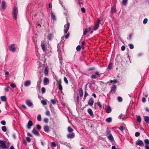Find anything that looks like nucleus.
<instances>
[{"label": "nucleus", "instance_id": "25", "mask_svg": "<svg viewBox=\"0 0 149 149\" xmlns=\"http://www.w3.org/2000/svg\"><path fill=\"white\" fill-rule=\"evenodd\" d=\"M6 6V2L4 1H3L2 2V3L1 5V7L3 9L5 8Z\"/></svg>", "mask_w": 149, "mask_h": 149}, {"label": "nucleus", "instance_id": "54", "mask_svg": "<svg viewBox=\"0 0 149 149\" xmlns=\"http://www.w3.org/2000/svg\"><path fill=\"white\" fill-rule=\"evenodd\" d=\"M26 140L29 142H30L31 141V139L29 137H26Z\"/></svg>", "mask_w": 149, "mask_h": 149}, {"label": "nucleus", "instance_id": "62", "mask_svg": "<svg viewBox=\"0 0 149 149\" xmlns=\"http://www.w3.org/2000/svg\"><path fill=\"white\" fill-rule=\"evenodd\" d=\"M125 49V47L124 45H123L121 47V49L122 51H124Z\"/></svg>", "mask_w": 149, "mask_h": 149}, {"label": "nucleus", "instance_id": "55", "mask_svg": "<svg viewBox=\"0 0 149 149\" xmlns=\"http://www.w3.org/2000/svg\"><path fill=\"white\" fill-rule=\"evenodd\" d=\"M81 11H82V12L83 13H85L86 12V10L85 9V8H84V7H83V8H81Z\"/></svg>", "mask_w": 149, "mask_h": 149}, {"label": "nucleus", "instance_id": "36", "mask_svg": "<svg viewBox=\"0 0 149 149\" xmlns=\"http://www.w3.org/2000/svg\"><path fill=\"white\" fill-rule=\"evenodd\" d=\"M2 131L4 132H5L6 131L7 129L5 126H3L1 128Z\"/></svg>", "mask_w": 149, "mask_h": 149}, {"label": "nucleus", "instance_id": "40", "mask_svg": "<svg viewBox=\"0 0 149 149\" xmlns=\"http://www.w3.org/2000/svg\"><path fill=\"white\" fill-rule=\"evenodd\" d=\"M118 101L119 102H121L122 101V98L120 97H118Z\"/></svg>", "mask_w": 149, "mask_h": 149}, {"label": "nucleus", "instance_id": "57", "mask_svg": "<svg viewBox=\"0 0 149 149\" xmlns=\"http://www.w3.org/2000/svg\"><path fill=\"white\" fill-rule=\"evenodd\" d=\"M36 127H37V129H38L39 130H40L41 128V126L39 125H37Z\"/></svg>", "mask_w": 149, "mask_h": 149}, {"label": "nucleus", "instance_id": "45", "mask_svg": "<svg viewBox=\"0 0 149 149\" xmlns=\"http://www.w3.org/2000/svg\"><path fill=\"white\" fill-rule=\"evenodd\" d=\"M81 47L80 45H78L76 47V49L77 51H80L81 50Z\"/></svg>", "mask_w": 149, "mask_h": 149}, {"label": "nucleus", "instance_id": "58", "mask_svg": "<svg viewBox=\"0 0 149 149\" xmlns=\"http://www.w3.org/2000/svg\"><path fill=\"white\" fill-rule=\"evenodd\" d=\"M119 129L122 131L123 132L124 130V127L123 126H120Z\"/></svg>", "mask_w": 149, "mask_h": 149}, {"label": "nucleus", "instance_id": "43", "mask_svg": "<svg viewBox=\"0 0 149 149\" xmlns=\"http://www.w3.org/2000/svg\"><path fill=\"white\" fill-rule=\"evenodd\" d=\"M46 91L45 88L44 87H42L41 88V92L42 93H45Z\"/></svg>", "mask_w": 149, "mask_h": 149}, {"label": "nucleus", "instance_id": "56", "mask_svg": "<svg viewBox=\"0 0 149 149\" xmlns=\"http://www.w3.org/2000/svg\"><path fill=\"white\" fill-rule=\"evenodd\" d=\"M95 74L97 75L98 77H100L101 74H100L98 72L96 71L95 72Z\"/></svg>", "mask_w": 149, "mask_h": 149}, {"label": "nucleus", "instance_id": "9", "mask_svg": "<svg viewBox=\"0 0 149 149\" xmlns=\"http://www.w3.org/2000/svg\"><path fill=\"white\" fill-rule=\"evenodd\" d=\"M15 45L14 44H12L10 48V50L12 52H14L16 50L15 48L14 47Z\"/></svg>", "mask_w": 149, "mask_h": 149}, {"label": "nucleus", "instance_id": "47", "mask_svg": "<svg viewBox=\"0 0 149 149\" xmlns=\"http://www.w3.org/2000/svg\"><path fill=\"white\" fill-rule=\"evenodd\" d=\"M52 37V35L51 34L49 35L48 36V39L49 40H51Z\"/></svg>", "mask_w": 149, "mask_h": 149}, {"label": "nucleus", "instance_id": "11", "mask_svg": "<svg viewBox=\"0 0 149 149\" xmlns=\"http://www.w3.org/2000/svg\"><path fill=\"white\" fill-rule=\"evenodd\" d=\"M32 133L36 136H39L40 133L39 132L37 131L35 129H33L32 131Z\"/></svg>", "mask_w": 149, "mask_h": 149}, {"label": "nucleus", "instance_id": "61", "mask_svg": "<svg viewBox=\"0 0 149 149\" xmlns=\"http://www.w3.org/2000/svg\"><path fill=\"white\" fill-rule=\"evenodd\" d=\"M140 133L139 132H136L135 134V136L136 137H138L140 135Z\"/></svg>", "mask_w": 149, "mask_h": 149}, {"label": "nucleus", "instance_id": "15", "mask_svg": "<svg viewBox=\"0 0 149 149\" xmlns=\"http://www.w3.org/2000/svg\"><path fill=\"white\" fill-rule=\"evenodd\" d=\"M88 112L90 116L92 117H93V116H94V114L93 111L91 109L89 108L88 109Z\"/></svg>", "mask_w": 149, "mask_h": 149}, {"label": "nucleus", "instance_id": "63", "mask_svg": "<svg viewBox=\"0 0 149 149\" xmlns=\"http://www.w3.org/2000/svg\"><path fill=\"white\" fill-rule=\"evenodd\" d=\"M142 102H144V103L145 102H146V98L145 97H143L142 98Z\"/></svg>", "mask_w": 149, "mask_h": 149}, {"label": "nucleus", "instance_id": "30", "mask_svg": "<svg viewBox=\"0 0 149 149\" xmlns=\"http://www.w3.org/2000/svg\"><path fill=\"white\" fill-rule=\"evenodd\" d=\"M37 119L38 121H41V116L40 114L38 115L37 116Z\"/></svg>", "mask_w": 149, "mask_h": 149}, {"label": "nucleus", "instance_id": "59", "mask_svg": "<svg viewBox=\"0 0 149 149\" xmlns=\"http://www.w3.org/2000/svg\"><path fill=\"white\" fill-rule=\"evenodd\" d=\"M1 123L3 125H5L6 124V121L5 120H2L1 121Z\"/></svg>", "mask_w": 149, "mask_h": 149}, {"label": "nucleus", "instance_id": "41", "mask_svg": "<svg viewBox=\"0 0 149 149\" xmlns=\"http://www.w3.org/2000/svg\"><path fill=\"white\" fill-rule=\"evenodd\" d=\"M64 80L65 83L67 84H68V80L67 79V78L65 77H64Z\"/></svg>", "mask_w": 149, "mask_h": 149}, {"label": "nucleus", "instance_id": "48", "mask_svg": "<svg viewBox=\"0 0 149 149\" xmlns=\"http://www.w3.org/2000/svg\"><path fill=\"white\" fill-rule=\"evenodd\" d=\"M10 88V87H7L5 88L4 90H5V91L8 92L9 91Z\"/></svg>", "mask_w": 149, "mask_h": 149}, {"label": "nucleus", "instance_id": "23", "mask_svg": "<svg viewBox=\"0 0 149 149\" xmlns=\"http://www.w3.org/2000/svg\"><path fill=\"white\" fill-rule=\"evenodd\" d=\"M144 118L145 121L148 123H149V117L147 116H145Z\"/></svg>", "mask_w": 149, "mask_h": 149}, {"label": "nucleus", "instance_id": "31", "mask_svg": "<svg viewBox=\"0 0 149 149\" xmlns=\"http://www.w3.org/2000/svg\"><path fill=\"white\" fill-rule=\"evenodd\" d=\"M106 120L107 122H111L112 121V118L111 117H109L106 119Z\"/></svg>", "mask_w": 149, "mask_h": 149}, {"label": "nucleus", "instance_id": "52", "mask_svg": "<svg viewBox=\"0 0 149 149\" xmlns=\"http://www.w3.org/2000/svg\"><path fill=\"white\" fill-rule=\"evenodd\" d=\"M129 46L130 48L131 49H133L134 48V45L132 44H130L129 45Z\"/></svg>", "mask_w": 149, "mask_h": 149}, {"label": "nucleus", "instance_id": "4", "mask_svg": "<svg viewBox=\"0 0 149 149\" xmlns=\"http://www.w3.org/2000/svg\"><path fill=\"white\" fill-rule=\"evenodd\" d=\"M70 26V23L67 21V24H65L64 27V31L65 33H66L69 28Z\"/></svg>", "mask_w": 149, "mask_h": 149}, {"label": "nucleus", "instance_id": "3", "mask_svg": "<svg viewBox=\"0 0 149 149\" xmlns=\"http://www.w3.org/2000/svg\"><path fill=\"white\" fill-rule=\"evenodd\" d=\"M100 21L101 20L99 19H97V22L95 23L94 25L93 26V30L96 31L98 29L99 26V24H101V23L100 22Z\"/></svg>", "mask_w": 149, "mask_h": 149}, {"label": "nucleus", "instance_id": "13", "mask_svg": "<svg viewBox=\"0 0 149 149\" xmlns=\"http://www.w3.org/2000/svg\"><path fill=\"white\" fill-rule=\"evenodd\" d=\"M49 79L46 77L45 78L43 81L44 84L45 85H47L49 84Z\"/></svg>", "mask_w": 149, "mask_h": 149}, {"label": "nucleus", "instance_id": "21", "mask_svg": "<svg viewBox=\"0 0 149 149\" xmlns=\"http://www.w3.org/2000/svg\"><path fill=\"white\" fill-rule=\"evenodd\" d=\"M111 111V108L110 106H108L107 108V109L106 110V112L108 113H110Z\"/></svg>", "mask_w": 149, "mask_h": 149}, {"label": "nucleus", "instance_id": "16", "mask_svg": "<svg viewBox=\"0 0 149 149\" xmlns=\"http://www.w3.org/2000/svg\"><path fill=\"white\" fill-rule=\"evenodd\" d=\"M58 87L60 91H62L63 90L62 86L61 85V82L60 81L57 84Z\"/></svg>", "mask_w": 149, "mask_h": 149}, {"label": "nucleus", "instance_id": "28", "mask_svg": "<svg viewBox=\"0 0 149 149\" xmlns=\"http://www.w3.org/2000/svg\"><path fill=\"white\" fill-rule=\"evenodd\" d=\"M144 142L145 143V145H149V140L148 139H146L144 140Z\"/></svg>", "mask_w": 149, "mask_h": 149}, {"label": "nucleus", "instance_id": "22", "mask_svg": "<svg viewBox=\"0 0 149 149\" xmlns=\"http://www.w3.org/2000/svg\"><path fill=\"white\" fill-rule=\"evenodd\" d=\"M41 46L42 48L43 51L44 52H45L46 50V48L45 44L44 43H42L41 44Z\"/></svg>", "mask_w": 149, "mask_h": 149}, {"label": "nucleus", "instance_id": "10", "mask_svg": "<svg viewBox=\"0 0 149 149\" xmlns=\"http://www.w3.org/2000/svg\"><path fill=\"white\" fill-rule=\"evenodd\" d=\"M26 103L29 106L31 107L33 106V104L31 101L29 100H26Z\"/></svg>", "mask_w": 149, "mask_h": 149}, {"label": "nucleus", "instance_id": "51", "mask_svg": "<svg viewBox=\"0 0 149 149\" xmlns=\"http://www.w3.org/2000/svg\"><path fill=\"white\" fill-rule=\"evenodd\" d=\"M118 82V81L116 79H114L113 80H111V82H114V83H117Z\"/></svg>", "mask_w": 149, "mask_h": 149}, {"label": "nucleus", "instance_id": "32", "mask_svg": "<svg viewBox=\"0 0 149 149\" xmlns=\"http://www.w3.org/2000/svg\"><path fill=\"white\" fill-rule=\"evenodd\" d=\"M51 18L52 19H53L55 20V16L54 15V14L52 12L51 13Z\"/></svg>", "mask_w": 149, "mask_h": 149}, {"label": "nucleus", "instance_id": "42", "mask_svg": "<svg viewBox=\"0 0 149 149\" xmlns=\"http://www.w3.org/2000/svg\"><path fill=\"white\" fill-rule=\"evenodd\" d=\"M106 133L107 136L109 135H110V134H111V132L110 130H107L106 132Z\"/></svg>", "mask_w": 149, "mask_h": 149}, {"label": "nucleus", "instance_id": "50", "mask_svg": "<svg viewBox=\"0 0 149 149\" xmlns=\"http://www.w3.org/2000/svg\"><path fill=\"white\" fill-rule=\"evenodd\" d=\"M91 77L92 79H95L97 78V77L95 75L92 74L91 76Z\"/></svg>", "mask_w": 149, "mask_h": 149}, {"label": "nucleus", "instance_id": "37", "mask_svg": "<svg viewBox=\"0 0 149 149\" xmlns=\"http://www.w3.org/2000/svg\"><path fill=\"white\" fill-rule=\"evenodd\" d=\"M111 12L113 13H114L116 12V9L115 8L113 7L111 9Z\"/></svg>", "mask_w": 149, "mask_h": 149}, {"label": "nucleus", "instance_id": "7", "mask_svg": "<svg viewBox=\"0 0 149 149\" xmlns=\"http://www.w3.org/2000/svg\"><path fill=\"white\" fill-rule=\"evenodd\" d=\"M33 125V123L32 122L31 120H29L27 125V128L28 129H30L31 128V127Z\"/></svg>", "mask_w": 149, "mask_h": 149}, {"label": "nucleus", "instance_id": "38", "mask_svg": "<svg viewBox=\"0 0 149 149\" xmlns=\"http://www.w3.org/2000/svg\"><path fill=\"white\" fill-rule=\"evenodd\" d=\"M112 65L111 63H110L108 67V69L109 70H111L112 69Z\"/></svg>", "mask_w": 149, "mask_h": 149}, {"label": "nucleus", "instance_id": "26", "mask_svg": "<svg viewBox=\"0 0 149 149\" xmlns=\"http://www.w3.org/2000/svg\"><path fill=\"white\" fill-rule=\"evenodd\" d=\"M47 100H42L41 101V103L43 105H45L47 104Z\"/></svg>", "mask_w": 149, "mask_h": 149}, {"label": "nucleus", "instance_id": "39", "mask_svg": "<svg viewBox=\"0 0 149 149\" xmlns=\"http://www.w3.org/2000/svg\"><path fill=\"white\" fill-rule=\"evenodd\" d=\"M51 102H52V103L53 104H55L56 103V100L54 99H52L51 100Z\"/></svg>", "mask_w": 149, "mask_h": 149}, {"label": "nucleus", "instance_id": "18", "mask_svg": "<svg viewBox=\"0 0 149 149\" xmlns=\"http://www.w3.org/2000/svg\"><path fill=\"white\" fill-rule=\"evenodd\" d=\"M107 137L111 141H112L114 140V138L112 134H110V135L108 136Z\"/></svg>", "mask_w": 149, "mask_h": 149}, {"label": "nucleus", "instance_id": "19", "mask_svg": "<svg viewBox=\"0 0 149 149\" xmlns=\"http://www.w3.org/2000/svg\"><path fill=\"white\" fill-rule=\"evenodd\" d=\"M44 131L46 132H48L49 131V128L48 126H46L44 127Z\"/></svg>", "mask_w": 149, "mask_h": 149}, {"label": "nucleus", "instance_id": "44", "mask_svg": "<svg viewBox=\"0 0 149 149\" xmlns=\"http://www.w3.org/2000/svg\"><path fill=\"white\" fill-rule=\"evenodd\" d=\"M128 1V0H123L122 3L125 6L126 5V3Z\"/></svg>", "mask_w": 149, "mask_h": 149}, {"label": "nucleus", "instance_id": "2", "mask_svg": "<svg viewBox=\"0 0 149 149\" xmlns=\"http://www.w3.org/2000/svg\"><path fill=\"white\" fill-rule=\"evenodd\" d=\"M18 13V10L17 7H14L13 12V15L14 19L16 21L17 20V16Z\"/></svg>", "mask_w": 149, "mask_h": 149}, {"label": "nucleus", "instance_id": "17", "mask_svg": "<svg viewBox=\"0 0 149 149\" xmlns=\"http://www.w3.org/2000/svg\"><path fill=\"white\" fill-rule=\"evenodd\" d=\"M137 120L139 123H140L141 121V118L140 116L138 115L136 116Z\"/></svg>", "mask_w": 149, "mask_h": 149}, {"label": "nucleus", "instance_id": "64", "mask_svg": "<svg viewBox=\"0 0 149 149\" xmlns=\"http://www.w3.org/2000/svg\"><path fill=\"white\" fill-rule=\"evenodd\" d=\"M70 35L69 33H68L65 36V38L67 39L69 37Z\"/></svg>", "mask_w": 149, "mask_h": 149}, {"label": "nucleus", "instance_id": "60", "mask_svg": "<svg viewBox=\"0 0 149 149\" xmlns=\"http://www.w3.org/2000/svg\"><path fill=\"white\" fill-rule=\"evenodd\" d=\"M97 105L100 108H102V106L100 102H98L97 103Z\"/></svg>", "mask_w": 149, "mask_h": 149}, {"label": "nucleus", "instance_id": "27", "mask_svg": "<svg viewBox=\"0 0 149 149\" xmlns=\"http://www.w3.org/2000/svg\"><path fill=\"white\" fill-rule=\"evenodd\" d=\"M68 131L69 132L72 133L73 131V130L71 127L70 126L68 127Z\"/></svg>", "mask_w": 149, "mask_h": 149}, {"label": "nucleus", "instance_id": "34", "mask_svg": "<svg viewBox=\"0 0 149 149\" xmlns=\"http://www.w3.org/2000/svg\"><path fill=\"white\" fill-rule=\"evenodd\" d=\"M60 46L59 44H58L57 45V50L58 52V53H60L61 50H60Z\"/></svg>", "mask_w": 149, "mask_h": 149}, {"label": "nucleus", "instance_id": "24", "mask_svg": "<svg viewBox=\"0 0 149 149\" xmlns=\"http://www.w3.org/2000/svg\"><path fill=\"white\" fill-rule=\"evenodd\" d=\"M0 98L3 101L5 102L6 100V98L5 96H1Z\"/></svg>", "mask_w": 149, "mask_h": 149}, {"label": "nucleus", "instance_id": "49", "mask_svg": "<svg viewBox=\"0 0 149 149\" xmlns=\"http://www.w3.org/2000/svg\"><path fill=\"white\" fill-rule=\"evenodd\" d=\"M44 121L45 123H47L48 122V119L47 118H45L44 119Z\"/></svg>", "mask_w": 149, "mask_h": 149}, {"label": "nucleus", "instance_id": "35", "mask_svg": "<svg viewBox=\"0 0 149 149\" xmlns=\"http://www.w3.org/2000/svg\"><path fill=\"white\" fill-rule=\"evenodd\" d=\"M56 146V143L54 142H52L51 143V147L52 148V147H55Z\"/></svg>", "mask_w": 149, "mask_h": 149}, {"label": "nucleus", "instance_id": "12", "mask_svg": "<svg viewBox=\"0 0 149 149\" xmlns=\"http://www.w3.org/2000/svg\"><path fill=\"white\" fill-rule=\"evenodd\" d=\"M74 134L73 132L69 133V134H67V137L68 139L73 138L74 137Z\"/></svg>", "mask_w": 149, "mask_h": 149}, {"label": "nucleus", "instance_id": "14", "mask_svg": "<svg viewBox=\"0 0 149 149\" xmlns=\"http://www.w3.org/2000/svg\"><path fill=\"white\" fill-rule=\"evenodd\" d=\"M31 84V81L30 80L26 81L24 84V86H29Z\"/></svg>", "mask_w": 149, "mask_h": 149}, {"label": "nucleus", "instance_id": "20", "mask_svg": "<svg viewBox=\"0 0 149 149\" xmlns=\"http://www.w3.org/2000/svg\"><path fill=\"white\" fill-rule=\"evenodd\" d=\"M79 92L80 96L82 97L83 95V91L81 88H79Z\"/></svg>", "mask_w": 149, "mask_h": 149}, {"label": "nucleus", "instance_id": "29", "mask_svg": "<svg viewBox=\"0 0 149 149\" xmlns=\"http://www.w3.org/2000/svg\"><path fill=\"white\" fill-rule=\"evenodd\" d=\"M44 72L45 73V75H47V74H48V71L47 68H45V70H44Z\"/></svg>", "mask_w": 149, "mask_h": 149}, {"label": "nucleus", "instance_id": "53", "mask_svg": "<svg viewBox=\"0 0 149 149\" xmlns=\"http://www.w3.org/2000/svg\"><path fill=\"white\" fill-rule=\"evenodd\" d=\"M148 19L147 18L145 19L143 21V23L144 24H146L148 22Z\"/></svg>", "mask_w": 149, "mask_h": 149}, {"label": "nucleus", "instance_id": "5", "mask_svg": "<svg viewBox=\"0 0 149 149\" xmlns=\"http://www.w3.org/2000/svg\"><path fill=\"white\" fill-rule=\"evenodd\" d=\"M116 86L115 85H114L111 87V91L110 93L112 94H113L116 91Z\"/></svg>", "mask_w": 149, "mask_h": 149}, {"label": "nucleus", "instance_id": "46", "mask_svg": "<svg viewBox=\"0 0 149 149\" xmlns=\"http://www.w3.org/2000/svg\"><path fill=\"white\" fill-rule=\"evenodd\" d=\"M10 86L13 88H14L16 87V86L15 84L12 83L10 84Z\"/></svg>", "mask_w": 149, "mask_h": 149}, {"label": "nucleus", "instance_id": "33", "mask_svg": "<svg viewBox=\"0 0 149 149\" xmlns=\"http://www.w3.org/2000/svg\"><path fill=\"white\" fill-rule=\"evenodd\" d=\"M45 114L48 116H50V113L49 111L48 110H47L45 112Z\"/></svg>", "mask_w": 149, "mask_h": 149}, {"label": "nucleus", "instance_id": "1", "mask_svg": "<svg viewBox=\"0 0 149 149\" xmlns=\"http://www.w3.org/2000/svg\"><path fill=\"white\" fill-rule=\"evenodd\" d=\"M6 141H0V149H8L6 145Z\"/></svg>", "mask_w": 149, "mask_h": 149}, {"label": "nucleus", "instance_id": "6", "mask_svg": "<svg viewBox=\"0 0 149 149\" xmlns=\"http://www.w3.org/2000/svg\"><path fill=\"white\" fill-rule=\"evenodd\" d=\"M136 144L140 146H144V143L143 141L138 139L136 142Z\"/></svg>", "mask_w": 149, "mask_h": 149}, {"label": "nucleus", "instance_id": "8", "mask_svg": "<svg viewBox=\"0 0 149 149\" xmlns=\"http://www.w3.org/2000/svg\"><path fill=\"white\" fill-rule=\"evenodd\" d=\"M94 102L93 99L92 98H91L88 101V104L91 106L93 105Z\"/></svg>", "mask_w": 149, "mask_h": 149}]
</instances>
